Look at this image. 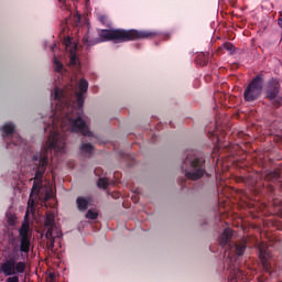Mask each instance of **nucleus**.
<instances>
[{"label":"nucleus","mask_w":282,"mask_h":282,"mask_svg":"<svg viewBox=\"0 0 282 282\" xmlns=\"http://www.w3.org/2000/svg\"><path fill=\"white\" fill-rule=\"evenodd\" d=\"M87 89H89V83L86 79H80L78 83V91L75 93L78 110L67 104L69 96L74 94V86H67L64 90L58 87L54 89L52 101L54 115L51 118L52 124L47 127L51 134L48 135L42 153L33 158L35 162H39V170L35 174L25 217H30V214L34 213V204L36 195H39V185H36V183L41 182V177H43V173H45V169L47 167V152L55 151V153H65V134L61 133V130H58V118H61L59 127L62 131H72L73 133H82V135L88 137L91 135L89 127H87V123L83 120V117H80L83 104L85 102L83 94H87Z\"/></svg>","instance_id":"1"},{"label":"nucleus","mask_w":282,"mask_h":282,"mask_svg":"<svg viewBox=\"0 0 282 282\" xmlns=\"http://www.w3.org/2000/svg\"><path fill=\"white\" fill-rule=\"evenodd\" d=\"M30 232V224L24 221L20 228L21 246L20 250L14 247L12 250L4 251L2 254L3 260L0 262V274L8 276L6 282H19V275L25 272L28 264L25 261H21V252H30V238L28 237Z\"/></svg>","instance_id":"2"},{"label":"nucleus","mask_w":282,"mask_h":282,"mask_svg":"<svg viewBox=\"0 0 282 282\" xmlns=\"http://www.w3.org/2000/svg\"><path fill=\"white\" fill-rule=\"evenodd\" d=\"M156 33L151 31L110 29L99 30V39L89 40L88 36H85L83 41L84 43H87V45H96L107 41H112L113 43H127V41H138V39H153Z\"/></svg>","instance_id":"3"},{"label":"nucleus","mask_w":282,"mask_h":282,"mask_svg":"<svg viewBox=\"0 0 282 282\" xmlns=\"http://www.w3.org/2000/svg\"><path fill=\"white\" fill-rule=\"evenodd\" d=\"M184 166H186L185 177H187V180H200V177H204V173H206V170L204 169V159L197 158L194 154L187 155L184 161Z\"/></svg>","instance_id":"4"},{"label":"nucleus","mask_w":282,"mask_h":282,"mask_svg":"<svg viewBox=\"0 0 282 282\" xmlns=\"http://www.w3.org/2000/svg\"><path fill=\"white\" fill-rule=\"evenodd\" d=\"M44 228L46 230L47 247L50 249L54 248V239L61 237V228L57 227L53 214H47L44 223Z\"/></svg>","instance_id":"5"},{"label":"nucleus","mask_w":282,"mask_h":282,"mask_svg":"<svg viewBox=\"0 0 282 282\" xmlns=\"http://www.w3.org/2000/svg\"><path fill=\"white\" fill-rule=\"evenodd\" d=\"M263 91V77L258 75L245 89L243 96L247 102H254Z\"/></svg>","instance_id":"6"},{"label":"nucleus","mask_w":282,"mask_h":282,"mask_svg":"<svg viewBox=\"0 0 282 282\" xmlns=\"http://www.w3.org/2000/svg\"><path fill=\"white\" fill-rule=\"evenodd\" d=\"M279 89H281V84L279 79H271L267 85V97L270 100H274L279 96Z\"/></svg>","instance_id":"7"},{"label":"nucleus","mask_w":282,"mask_h":282,"mask_svg":"<svg viewBox=\"0 0 282 282\" xmlns=\"http://www.w3.org/2000/svg\"><path fill=\"white\" fill-rule=\"evenodd\" d=\"M90 203H91V198H89V197H77V199H76L77 208H78V210H82L83 213H85V210H87V208H89Z\"/></svg>","instance_id":"8"},{"label":"nucleus","mask_w":282,"mask_h":282,"mask_svg":"<svg viewBox=\"0 0 282 282\" xmlns=\"http://www.w3.org/2000/svg\"><path fill=\"white\" fill-rule=\"evenodd\" d=\"M230 239H232V230L230 228H227L224 230L223 235L219 237L220 246L228 245L230 242Z\"/></svg>","instance_id":"9"},{"label":"nucleus","mask_w":282,"mask_h":282,"mask_svg":"<svg viewBox=\"0 0 282 282\" xmlns=\"http://www.w3.org/2000/svg\"><path fill=\"white\" fill-rule=\"evenodd\" d=\"M64 45H65L67 52H70V54H76V44L72 43V39L66 37L64 40Z\"/></svg>","instance_id":"10"},{"label":"nucleus","mask_w":282,"mask_h":282,"mask_svg":"<svg viewBox=\"0 0 282 282\" xmlns=\"http://www.w3.org/2000/svg\"><path fill=\"white\" fill-rule=\"evenodd\" d=\"M4 135H12L14 133V126L12 123H6L2 127Z\"/></svg>","instance_id":"11"},{"label":"nucleus","mask_w":282,"mask_h":282,"mask_svg":"<svg viewBox=\"0 0 282 282\" xmlns=\"http://www.w3.org/2000/svg\"><path fill=\"white\" fill-rule=\"evenodd\" d=\"M80 149L83 153H91L94 151V147L89 143L82 144Z\"/></svg>","instance_id":"12"},{"label":"nucleus","mask_w":282,"mask_h":282,"mask_svg":"<svg viewBox=\"0 0 282 282\" xmlns=\"http://www.w3.org/2000/svg\"><path fill=\"white\" fill-rule=\"evenodd\" d=\"M97 185L99 188H107L109 186V178H99Z\"/></svg>","instance_id":"13"},{"label":"nucleus","mask_w":282,"mask_h":282,"mask_svg":"<svg viewBox=\"0 0 282 282\" xmlns=\"http://www.w3.org/2000/svg\"><path fill=\"white\" fill-rule=\"evenodd\" d=\"M86 219H98V212L89 209L86 213Z\"/></svg>","instance_id":"14"},{"label":"nucleus","mask_w":282,"mask_h":282,"mask_svg":"<svg viewBox=\"0 0 282 282\" xmlns=\"http://www.w3.org/2000/svg\"><path fill=\"white\" fill-rule=\"evenodd\" d=\"M246 250V245L240 243V245H236V253L238 254V257H241V254H243Z\"/></svg>","instance_id":"15"},{"label":"nucleus","mask_w":282,"mask_h":282,"mask_svg":"<svg viewBox=\"0 0 282 282\" xmlns=\"http://www.w3.org/2000/svg\"><path fill=\"white\" fill-rule=\"evenodd\" d=\"M53 63H54L55 72H58V73L63 72V64H61L58 59L54 58Z\"/></svg>","instance_id":"16"},{"label":"nucleus","mask_w":282,"mask_h":282,"mask_svg":"<svg viewBox=\"0 0 282 282\" xmlns=\"http://www.w3.org/2000/svg\"><path fill=\"white\" fill-rule=\"evenodd\" d=\"M224 50H227V52H229L230 54H232V52H235V45H232L231 43H225L223 45Z\"/></svg>","instance_id":"17"},{"label":"nucleus","mask_w":282,"mask_h":282,"mask_svg":"<svg viewBox=\"0 0 282 282\" xmlns=\"http://www.w3.org/2000/svg\"><path fill=\"white\" fill-rule=\"evenodd\" d=\"M98 20L100 23H102V25H109V18H107V15H99Z\"/></svg>","instance_id":"18"},{"label":"nucleus","mask_w":282,"mask_h":282,"mask_svg":"<svg viewBox=\"0 0 282 282\" xmlns=\"http://www.w3.org/2000/svg\"><path fill=\"white\" fill-rule=\"evenodd\" d=\"M76 63H78V59L76 58V53H70L69 65H76Z\"/></svg>","instance_id":"19"},{"label":"nucleus","mask_w":282,"mask_h":282,"mask_svg":"<svg viewBox=\"0 0 282 282\" xmlns=\"http://www.w3.org/2000/svg\"><path fill=\"white\" fill-rule=\"evenodd\" d=\"M259 250H260V257H262V259H264L263 254H265V251L263 250V246H260Z\"/></svg>","instance_id":"20"},{"label":"nucleus","mask_w":282,"mask_h":282,"mask_svg":"<svg viewBox=\"0 0 282 282\" xmlns=\"http://www.w3.org/2000/svg\"><path fill=\"white\" fill-rule=\"evenodd\" d=\"M9 224H14V216H12L11 218H9Z\"/></svg>","instance_id":"21"},{"label":"nucleus","mask_w":282,"mask_h":282,"mask_svg":"<svg viewBox=\"0 0 282 282\" xmlns=\"http://www.w3.org/2000/svg\"><path fill=\"white\" fill-rule=\"evenodd\" d=\"M50 197H52V194L51 193H46L45 199H50Z\"/></svg>","instance_id":"22"},{"label":"nucleus","mask_w":282,"mask_h":282,"mask_svg":"<svg viewBox=\"0 0 282 282\" xmlns=\"http://www.w3.org/2000/svg\"><path fill=\"white\" fill-rule=\"evenodd\" d=\"M262 263L264 268H268V262L263 261Z\"/></svg>","instance_id":"23"},{"label":"nucleus","mask_w":282,"mask_h":282,"mask_svg":"<svg viewBox=\"0 0 282 282\" xmlns=\"http://www.w3.org/2000/svg\"><path fill=\"white\" fill-rule=\"evenodd\" d=\"M15 144H19V142H17Z\"/></svg>","instance_id":"24"}]
</instances>
